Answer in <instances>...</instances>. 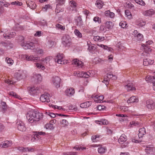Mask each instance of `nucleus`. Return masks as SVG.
<instances>
[{
  "label": "nucleus",
  "instance_id": "nucleus-9",
  "mask_svg": "<svg viewBox=\"0 0 155 155\" xmlns=\"http://www.w3.org/2000/svg\"><path fill=\"white\" fill-rule=\"evenodd\" d=\"M0 44L2 46L6 48L7 49H10L12 48L13 47L12 43L8 41H1L0 42Z\"/></svg>",
  "mask_w": 155,
  "mask_h": 155
},
{
  "label": "nucleus",
  "instance_id": "nucleus-11",
  "mask_svg": "<svg viewBox=\"0 0 155 155\" xmlns=\"http://www.w3.org/2000/svg\"><path fill=\"white\" fill-rule=\"evenodd\" d=\"M49 95V94H48L42 95L40 97V100L42 102H46L47 103L49 102H50Z\"/></svg>",
  "mask_w": 155,
  "mask_h": 155
},
{
  "label": "nucleus",
  "instance_id": "nucleus-46",
  "mask_svg": "<svg viewBox=\"0 0 155 155\" xmlns=\"http://www.w3.org/2000/svg\"><path fill=\"white\" fill-rule=\"evenodd\" d=\"M12 5H16L17 6H21L22 5V3L19 1H15L11 3Z\"/></svg>",
  "mask_w": 155,
  "mask_h": 155
},
{
  "label": "nucleus",
  "instance_id": "nucleus-34",
  "mask_svg": "<svg viewBox=\"0 0 155 155\" xmlns=\"http://www.w3.org/2000/svg\"><path fill=\"white\" fill-rule=\"evenodd\" d=\"M27 5L30 7L32 9H35L36 7V5L35 3L31 1L29 2L27 4Z\"/></svg>",
  "mask_w": 155,
  "mask_h": 155
},
{
  "label": "nucleus",
  "instance_id": "nucleus-18",
  "mask_svg": "<svg viewBox=\"0 0 155 155\" xmlns=\"http://www.w3.org/2000/svg\"><path fill=\"white\" fill-rule=\"evenodd\" d=\"M145 151L147 153H150V152H155V148L150 146H147L145 149Z\"/></svg>",
  "mask_w": 155,
  "mask_h": 155
},
{
  "label": "nucleus",
  "instance_id": "nucleus-15",
  "mask_svg": "<svg viewBox=\"0 0 155 155\" xmlns=\"http://www.w3.org/2000/svg\"><path fill=\"white\" fill-rule=\"evenodd\" d=\"M12 145L11 141L6 140L4 142H2L0 146H2V147L4 148H7L8 147H10ZM1 147V146H0Z\"/></svg>",
  "mask_w": 155,
  "mask_h": 155
},
{
  "label": "nucleus",
  "instance_id": "nucleus-59",
  "mask_svg": "<svg viewBox=\"0 0 155 155\" xmlns=\"http://www.w3.org/2000/svg\"><path fill=\"white\" fill-rule=\"evenodd\" d=\"M71 5L73 7H75L76 6V3L74 1H70Z\"/></svg>",
  "mask_w": 155,
  "mask_h": 155
},
{
  "label": "nucleus",
  "instance_id": "nucleus-38",
  "mask_svg": "<svg viewBox=\"0 0 155 155\" xmlns=\"http://www.w3.org/2000/svg\"><path fill=\"white\" fill-rule=\"evenodd\" d=\"M106 25L107 28L109 29H111L113 26V23L110 21L106 22Z\"/></svg>",
  "mask_w": 155,
  "mask_h": 155
},
{
  "label": "nucleus",
  "instance_id": "nucleus-13",
  "mask_svg": "<svg viewBox=\"0 0 155 155\" xmlns=\"http://www.w3.org/2000/svg\"><path fill=\"white\" fill-rule=\"evenodd\" d=\"M15 35L16 33L15 32H7L4 34L3 36L6 39H9L14 38Z\"/></svg>",
  "mask_w": 155,
  "mask_h": 155
},
{
  "label": "nucleus",
  "instance_id": "nucleus-2",
  "mask_svg": "<svg viewBox=\"0 0 155 155\" xmlns=\"http://www.w3.org/2000/svg\"><path fill=\"white\" fill-rule=\"evenodd\" d=\"M62 43L65 46H70L71 44V38L68 35H64L62 38Z\"/></svg>",
  "mask_w": 155,
  "mask_h": 155
},
{
  "label": "nucleus",
  "instance_id": "nucleus-29",
  "mask_svg": "<svg viewBox=\"0 0 155 155\" xmlns=\"http://www.w3.org/2000/svg\"><path fill=\"white\" fill-rule=\"evenodd\" d=\"M104 99V97L103 95L95 97L94 101L97 103H101Z\"/></svg>",
  "mask_w": 155,
  "mask_h": 155
},
{
  "label": "nucleus",
  "instance_id": "nucleus-41",
  "mask_svg": "<svg viewBox=\"0 0 155 155\" xmlns=\"http://www.w3.org/2000/svg\"><path fill=\"white\" fill-rule=\"evenodd\" d=\"M16 81H14L13 80V78L11 80H10L9 79L5 80V82L7 83L8 84H14L15 83Z\"/></svg>",
  "mask_w": 155,
  "mask_h": 155
},
{
  "label": "nucleus",
  "instance_id": "nucleus-64",
  "mask_svg": "<svg viewBox=\"0 0 155 155\" xmlns=\"http://www.w3.org/2000/svg\"><path fill=\"white\" fill-rule=\"evenodd\" d=\"M106 78L109 79H112L113 77V74L110 73H109L107 74V76H105Z\"/></svg>",
  "mask_w": 155,
  "mask_h": 155
},
{
  "label": "nucleus",
  "instance_id": "nucleus-53",
  "mask_svg": "<svg viewBox=\"0 0 155 155\" xmlns=\"http://www.w3.org/2000/svg\"><path fill=\"white\" fill-rule=\"evenodd\" d=\"M136 3L142 6H144L145 3L142 0H136Z\"/></svg>",
  "mask_w": 155,
  "mask_h": 155
},
{
  "label": "nucleus",
  "instance_id": "nucleus-10",
  "mask_svg": "<svg viewBox=\"0 0 155 155\" xmlns=\"http://www.w3.org/2000/svg\"><path fill=\"white\" fill-rule=\"evenodd\" d=\"M146 106L149 109H153L155 107V102L152 100H148L146 101Z\"/></svg>",
  "mask_w": 155,
  "mask_h": 155
},
{
  "label": "nucleus",
  "instance_id": "nucleus-27",
  "mask_svg": "<svg viewBox=\"0 0 155 155\" xmlns=\"http://www.w3.org/2000/svg\"><path fill=\"white\" fill-rule=\"evenodd\" d=\"M91 105L90 101L86 102L80 104V107L82 108H87L89 107Z\"/></svg>",
  "mask_w": 155,
  "mask_h": 155
},
{
  "label": "nucleus",
  "instance_id": "nucleus-43",
  "mask_svg": "<svg viewBox=\"0 0 155 155\" xmlns=\"http://www.w3.org/2000/svg\"><path fill=\"white\" fill-rule=\"evenodd\" d=\"M45 127L47 129L53 130L54 129L53 124L51 123L45 125Z\"/></svg>",
  "mask_w": 155,
  "mask_h": 155
},
{
  "label": "nucleus",
  "instance_id": "nucleus-12",
  "mask_svg": "<svg viewBox=\"0 0 155 155\" xmlns=\"http://www.w3.org/2000/svg\"><path fill=\"white\" fill-rule=\"evenodd\" d=\"M65 93L67 96L71 97L75 93L74 90V88L70 87L66 90L65 91Z\"/></svg>",
  "mask_w": 155,
  "mask_h": 155
},
{
  "label": "nucleus",
  "instance_id": "nucleus-24",
  "mask_svg": "<svg viewBox=\"0 0 155 155\" xmlns=\"http://www.w3.org/2000/svg\"><path fill=\"white\" fill-rule=\"evenodd\" d=\"M89 44H88V48L89 51L92 53H95L96 51V47L94 45H89Z\"/></svg>",
  "mask_w": 155,
  "mask_h": 155
},
{
  "label": "nucleus",
  "instance_id": "nucleus-4",
  "mask_svg": "<svg viewBox=\"0 0 155 155\" xmlns=\"http://www.w3.org/2000/svg\"><path fill=\"white\" fill-rule=\"evenodd\" d=\"M57 60L58 63L61 64H65L68 63V61L64 59V55L63 54H58L55 60Z\"/></svg>",
  "mask_w": 155,
  "mask_h": 155
},
{
  "label": "nucleus",
  "instance_id": "nucleus-30",
  "mask_svg": "<svg viewBox=\"0 0 155 155\" xmlns=\"http://www.w3.org/2000/svg\"><path fill=\"white\" fill-rule=\"evenodd\" d=\"M15 78H16L17 80H20L22 78L21 73L20 71L15 73L14 74Z\"/></svg>",
  "mask_w": 155,
  "mask_h": 155
},
{
  "label": "nucleus",
  "instance_id": "nucleus-60",
  "mask_svg": "<svg viewBox=\"0 0 155 155\" xmlns=\"http://www.w3.org/2000/svg\"><path fill=\"white\" fill-rule=\"evenodd\" d=\"M125 15L127 17L131 16V13L129 10H126L125 12Z\"/></svg>",
  "mask_w": 155,
  "mask_h": 155
},
{
  "label": "nucleus",
  "instance_id": "nucleus-5",
  "mask_svg": "<svg viewBox=\"0 0 155 155\" xmlns=\"http://www.w3.org/2000/svg\"><path fill=\"white\" fill-rule=\"evenodd\" d=\"M61 79L57 76L53 77L52 79V82L54 85L57 88L60 87Z\"/></svg>",
  "mask_w": 155,
  "mask_h": 155
},
{
  "label": "nucleus",
  "instance_id": "nucleus-52",
  "mask_svg": "<svg viewBox=\"0 0 155 155\" xmlns=\"http://www.w3.org/2000/svg\"><path fill=\"white\" fill-rule=\"evenodd\" d=\"M83 77L88 78L89 77H90V75L91 74L90 72H86L84 71L83 72Z\"/></svg>",
  "mask_w": 155,
  "mask_h": 155
},
{
  "label": "nucleus",
  "instance_id": "nucleus-58",
  "mask_svg": "<svg viewBox=\"0 0 155 155\" xmlns=\"http://www.w3.org/2000/svg\"><path fill=\"white\" fill-rule=\"evenodd\" d=\"M107 14H110V17L111 18H113L114 17L115 15L112 12H111L109 10H108V12H107Z\"/></svg>",
  "mask_w": 155,
  "mask_h": 155
},
{
  "label": "nucleus",
  "instance_id": "nucleus-45",
  "mask_svg": "<svg viewBox=\"0 0 155 155\" xmlns=\"http://www.w3.org/2000/svg\"><path fill=\"white\" fill-rule=\"evenodd\" d=\"M61 125L62 127H65L68 125V123L67 121L65 120H63L61 122Z\"/></svg>",
  "mask_w": 155,
  "mask_h": 155
},
{
  "label": "nucleus",
  "instance_id": "nucleus-48",
  "mask_svg": "<svg viewBox=\"0 0 155 155\" xmlns=\"http://www.w3.org/2000/svg\"><path fill=\"white\" fill-rule=\"evenodd\" d=\"M35 64H36V67L37 68H41L42 70H44L45 69V67L44 65L39 63H36Z\"/></svg>",
  "mask_w": 155,
  "mask_h": 155
},
{
  "label": "nucleus",
  "instance_id": "nucleus-17",
  "mask_svg": "<svg viewBox=\"0 0 155 155\" xmlns=\"http://www.w3.org/2000/svg\"><path fill=\"white\" fill-rule=\"evenodd\" d=\"M154 62V60H150L147 58L144 59L143 61V64L145 66L152 64Z\"/></svg>",
  "mask_w": 155,
  "mask_h": 155
},
{
  "label": "nucleus",
  "instance_id": "nucleus-57",
  "mask_svg": "<svg viewBox=\"0 0 155 155\" xmlns=\"http://www.w3.org/2000/svg\"><path fill=\"white\" fill-rule=\"evenodd\" d=\"M74 148L76 149V150H82L86 149V147H79L77 146L75 147Z\"/></svg>",
  "mask_w": 155,
  "mask_h": 155
},
{
  "label": "nucleus",
  "instance_id": "nucleus-47",
  "mask_svg": "<svg viewBox=\"0 0 155 155\" xmlns=\"http://www.w3.org/2000/svg\"><path fill=\"white\" fill-rule=\"evenodd\" d=\"M6 61L8 64H12L14 63V61L11 58L6 57Z\"/></svg>",
  "mask_w": 155,
  "mask_h": 155
},
{
  "label": "nucleus",
  "instance_id": "nucleus-22",
  "mask_svg": "<svg viewBox=\"0 0 155 155\" xmlns=\"http://www.w3.org/2000/svg\"><path fill=\"white\" fill-rule=\"evenodd\" d=\"M146 131L144 128L143 127L140 129L139 130V133L138 134L139 138L142 137L143 135L145 134Z\"/></svg>",
  "mask_w": 155,
  "mask_h": 155
},
{
  "label": "nucleus",
  "instance_id": "nucleus-21",
  "mask_svg": "<svg viewBox=\"0 0 155 155\" xmlns=\"http://www.w3.org/2000/svg\"><path fill=\"white\" fill-rule=\"evenodd\" d=\"M33 55H28L27 54H23L21 55V58L24 59H25L27 61H32L33 60Z\"/></svg>",
  "mask_w": 155,
  "mask_h": 155
},
{
  "label": "nucleus",
  "instance_id": "nucleus-51",
  "mask_svg": "<svg viewBox=\"0 0 155 155\" xmlns=\"http://www.w3.org/2000/svg\"><path fill=\"white\" fill-rule=\"evenodd\" d=\"M59 4H57L56 5V8L55 10V12L57 13H58L60 12H63L64 9L63 8H61V10H59Z\"/></svg>",
  "mask_w": 155,
  "mask_h": 155
},
{
  "label": "nucleus",
  "instance_id": "nucleus-56",
  "mask_svg": "<svg viewBox=\"0 0 155 155\" xmlns=\"http://www.w3.org/2000/svg\"><path fill=\"white\" fill-rule=\"evenodd\" d=\"M54 42L51 40H49L48 41V44L50 47H52L54 44Z\"/></svg>",
  "mask_w": 155,
  "mask_h": 155
},
{
  "label": "nucleus",
  "instance_id": "nucleus-19",
  "mask_svg": "<svg viewBox=\"0 0 155 155\" xmlns=\"http://www.w3.org/2000/svg\"><path fill=\"white\" fill-rule=\"evenodd\" d=\"M127 140V137L124 134H122L118 139V141L120 143L122 144L124 142L126 141Z\"/></svg>",
  "mask_w": 155,
  "mask_h": 155
},
{
  "label": "nucleus",
  "instance_id": "nucleus-31",
  "mask_svg": "<svg viewBox=\"0 0 155 155\" xmlns=\"http://www.w3.org/2000/svg\"><path fill=\"white\" fill-rule=\"evenodd\" d=\"M125 87L128 91H130L131 90H133L134 88V87H133V84L132 83H128Z\"/></svg>",
  "mask_w": 155,
  "mask_h": 155
},
{
  "label": "nucleus",
  "instance_id": "nucleus-40",
  "mask_svg": "<svg viewBox=\"0 0 155 155\" xmlns=\"http://www.w3.org/2000/svg\"><path fill=\"white\" fill-rule=\"evenodd\" d=\"M135 101L136 97L135 96H132L127 101V103H134Z\"/></svg>",
  "mask_w": 155,
  "mask_h": 155
},
{
  "label": "nucleus",
  "instance_id": "nucleus-35",
  "mask_svg": "<svg viewBox=\"0 0 155 155\" xmlns=\"http://www.w3.org/2000/svg\"><path fill=\"white\" fill-rule=\"evenodd\" d=\"M143 35L140 33L138 34L136 36V40L138 41H143Z\"/></svg>",
  "mask_w": 155,
  "mask_h": 155
},
{
  "label": "nucleus",
  "instance_id": "nucleus-23",
  "mask_svg": "<svg viewBox=\"0 0 155 155\" xmlns=\"http://www.w3.org/2000/svg\"><path fill=\"white\" fill-rule=\"evenodd\" d=\"M73 64L76 65L78 66L79 67H82L83 66V63L82 61H79L77 59H74L72 63Z\"/></svg>",
  "mask_w": 155,
  "mask_h": 155
},
{
  "label": "nucleus",
  "instance_id": "nucleus-62",
  "mask_svg": "<svg viewBox=\"0 0 155 155\" xmlns=\"http://www.w3.org/2000/svg\"><path fill=\"white\" fill-rule=\"evenodd\" d=\"M107 78L105 76L104 78V80L102 82L104 83L106 85L108 84V80L107 79Z\"/></svg>",
  "mask_w": 155,
  "mask_h": 155
},
{
  "label": "nucleus",
  "instance_id": "nucleus-28",
  "mask_svg": "<svg viewBox=\"0 0 155 155\" xmlns=\"http://www.w3.org/2000/svg\"><path fill=\"white\" fill-rule=\"evenodd\" d=\"M94 40L96 41L101 42L103 41L105 39L104 37H100L99 36H96L94 37Z\"/></svg>",
  "mask_w": 155,
  "mask_h": 155
},
{
  "label": "nucleus",
  "instance_id": "nucleus-63",
  "mask_svg": "<svg viewBox=\"0 0 155 155\" xmlns=\"http://www.w3.org/2000/svg\"><path fill=\"white\" fill-rule=\"evenodd\" d=\"M40 58L38 57H35L33 56V60H32V61H34L35 62L38 61L40 60Z\"/></svg>",
  "mask_w": 155,
  "mask_h": 155
},
{
  "label": "nucleus",
  "instance_id": "nucleus-39",
  "mask_svg": "<svg viewBox=\"0 0 155 155\" xmlns=\"http://www.w3.org/2000/svg\"><path fill=\"white\" fill-rule=\"evenodd\" d=\"M8 94L9 95L13 96L16 98L20 99V96L17 95L15 92L13 91L10 92Z\"/></svg>",
  "mask_w": 155,
  "mask_h": 155
},
{
  "label": "nucleus",
  "instance_id": "nucleus-8",
  "mask_svg": "<svg viewBox=\"0 0 155 155\" xmlns=\"http://www.w3.org/2000/svg\"><path fill=\"white\" fill-rule=\"evenodd\" d=\"M145 80L146 81L153 83V89L155 91V76H147L145 78Z\"/></svg>",
  "mask_w": 155,
  "mask_h": 155
},
{
  "label": "nucleus",
  "instance_id": "nucleus-61",
  "mask_svg": "<svg viewBox=\"0 0 155 155\" xmlns=\"http://www.w3.org/2000/svg\"><path fill=\"white\" fill-rule=\"evenodd\" d=\"M78 20L80 22V23L78 22L77 25H79V26H80L82 24V18L81 17V16L78 17Z\"/></svg>",
  "mask_w": 155,
  "mask_h": 155
},
{
  "label": "nucleus",
  "instance_id": "nucleus-6",
  "mask_svg": "<svg viewBox=\"0 0 155 155\" xmlns=\"http://www.w3.org/2000/svg\"><path fill=\"white\" fill-rule=\"evenodd\" d=\"M18 129L20 131H24L26 130V127H25L24 123L20 120L18 121L16 123Z\"/></svg>",
  "mask_w": 155,
  "mask_h": 155
},
{
  "label": "nucleus",
  "instance_id": "nucleus-26",
  "mask_svg": "<svg viewBox=\"0 0 155 155\" xmlns=\"http://www.w3.org/2000/svg\"><path fill=\"white\" fill-rule=\"evenodd\" d=\"M33 77L36 79V81L38 82H40L42 81V77L40 74H35L33 76Z\"/></svg>",
  "mask_w": 155,
  "mask_h": 155
},
{
  "label": "nucleus",
  "instance_id": "nucleus-50",
  "mask_svg": "<svg viewBox=\"0 0 155 155\" xmlns=\"http://www.w3.org/2000/svg\"><path fill=\"white\" fill-rule=\"evenodd\" d=\"M35 51L38 54H42L44 53V51L43 49H40L39 48H37L35 49Z\"/></svg>",
  "mask_w": 155,
  "mask_h": 155
},
{
  "label": "nucleus",
  "instance_id": "nucleus-42",
  "mask_svg": "<svg viewBox=\"0 0 155 155\" xmlns=\"http://www.w3.org/2000/svg\"><path fill=\"white\" fill-rule=\"evenodd\" d=\"M127 25V22L125 21H121L119 23V25L123 28H126Z\"/></svg>",
  "mask_w": 155,
  "mask_h": 155
},
{
  "label": "nucleus",
  "instance_id": "nucleus-33",
  "mask_svg": "<svg viewBox=\"0 0 155 155\" xmlns=\"http://www.w3.org/2000/svg\"><path fill=\"white\" fill-rule=\"evenodd\" d=\"M106 150L107 149L105 147H101L98 148V151L99 153L103 154L105 152Z\"/></svg>",
  "mask_w": 155,
  "mask_h": 155
},
{
  "label": "nucleus",
  "instance_id": "nucleus-25",
  "mask_svg": "<svg viewBox=\"0 0 155 155\" xmlns=\"http://www.w3.org/2000/svg\"><path fill=\"white\" fill-rule=\"evenodd\" d=\"M0 106L2 110L4 112L7 110L8 108V106L5 102L1 101Z\"/></svg>",
  "mask_w": 155,
  "mask_h": 155
},
{
  "label": "nucleus",
  "instance_id": "nucleus-49",
  "mask_svg": "<svg viewBox=\"0 0 155 155\" xmlns=\"http://www.w3.org/2000/svg\"><path fill=\"white\" fill-rule=\"evenodd\" d=\"M93 20L94 21L97 22L99 24L101 22V18L97 16L94 17L93 19Z\"/></svg>",
  "mask_w": 155,
  "mask_h": 155
},
{
  "label": "nucleus",
  "instance_id": "nucleus-16",
  "mask_svg": "<svg viewBox=\"0 0 155 155\" xmlns=\"http://www.w3.org/2000/svg\"><path fill=\"white\" fill-rule=\"evenodd\" d=\"M39 89L38 87H32L30 88L29 92L31 94H35L39 92Z\"/></svg>",
  "mask_w": 155,
  "mask_h": 155
},
{
  "label": "nucleus",
  "instance_id": "nucleus-14",
  "mask_svg": "<svg viewBox=\"0 0 155 155\" xmlns=\"http://www.w3.org/2000/svg\"><path fill=\"white\" fill-rule=\"evenodd\" d=\"M19 150L20 151L25 152H33L35 150V149L31 147H27L24 148L23 147H20Z\"/></svg>",
  "mask_w": 155,
  "mask_h": 155
},
{
  "label": "nucleus",
  "instance_id": "nucleus-7",
  "mask_svg": "<svg viewBox=\"0 0 155 155\" xmlns=\"http://www.w3.org/2000/svg\"><path fill=\"white\" fill-rule=\"evenodd\" d=\"M22 46L25 49H34L35 46L33 42H30L29 43H22L21 44Z\"/></svg>",
  "mask_w": 155,
  "mask_h": 155
},
{
  "label": "nucleus",
  "instance_id": "nucleus-55",
  "mask_svg": "<svg viewBox=\"0 0 155 155\" xmlns=\"http://www.w3.org/2000/svg\"><path fill=\"white\" fill-rule=\"evenodd\" d=\"M65 0H57V2L59 5H62L64 3Z\"/></svg>",
  "mask_w": 155,
  "mask_h": 155
},
{
  "label": "nucleus",
  "instance_id": "nucleus-36",
  "mask_svg": "<svg viewBox=\"0 0 155 155\" xmlns=\"http://www.w3.org/2000/svg\"><path fill=\"white\" fill-rule=\"evenodd\" d=\"M136 24L140 26H142L145 25V23L142 19H139L137 20Z\"/></svg>",
  "mask_w": 155,
  "mask_h": 155
},
{
  "label": "nucleus",
  "instance_id": "nucleus-32",
  "mask_svg": "<svg viewBox=\"0 0 155 155\" xmlns=\"http://www.w3.org/2000/svg\"><path fill=\"white\" fill-rule=\"evenodd\" d=\"M142 46L143 47L144 51L146 53H149V52L151 51V49L150 46L146 45L144 44L142 45Z\"/></svg>",
  "mask_w": 155,
  "mask_h": 155
},
{
  "label": "nucleus",
  "instance_id": "nucleus-3",
  "mask_svg": "<svg viewBox=\"0 0 155 155\" xmlns=\"http://www.w3.org/2000/svg\"><path fill=\"white\" fill-rule=\"evenodd\" d=\"M32 132L34 134L31 136L32 138L31 140L32 141H34L35 140H37L39 139V136L44 135L46 134L45 132L42 131H34Z\"/></svg>",
  "mask_w": 155,
  "mask_h": 155
},
{
  "label": "nucleus",
  "instance_id": "nucleus-54",
  "mask_svg": "<svg viewBox=\"0 0 155 155\" xmlns=\"http://www.w3.org/2000/svg\"><path fill=\"white\" fill-rule=\"evenodd\" d=\"M56 27L58 29H60L61 30H64L65 29V26H62L60 24H57L56 25Z\"/></svg>",
  "mask_w": 155,
  "mask_h": 155
},
{
  "label": "nucleus",
  "instance_id": "nucleus-44",
  "mask_svg": "<svg viewBox=\"0 0 155 155\" xmlns=\"http://www.w3.org/2000/svg\"><path fill=\"white\" fill-rule=\"evenodd\" d=\"M75 35L78 38L82 37V34L78 29H75L74 31Z\"/></svg>",
  "mask_w": 155,
  "mask_h": 155
},
{
  "label": "nucleus",
  "instance_id": "nucleus-37",
  "mask_svg": "<svg viewBox=\"0 0 155 155\" xmlns=\"http://www.w3.org/2000/svg\"><path fill=\"white\" fill-rule=\"evenodd\" d=\"M97 6L99 8H101L103 5V3L100 0H97L96 3Z\"/></svg>",
  "mask_w": 155,
  "mask_h": 155
},
{
  "label": "nucleus",
  "instance_id": "nucleus-1",
  "mask_svg": "<svg viewBox=\"0 0 155 155\" xmlns=\"http://www.w3.org/2000/svg\"><path fill=\"white\" fill-rule=\"evenodd\" d=\"M42 113L36 111L28 113L26 117L29 122L32 123L35 121H39L42 118Z\"/></svg>",
  "mask_w": 155,
  "mask_h": 155
},
{
  "label": "nucleus",
  "instance_id": "nucleus-20",
  "mask_svg": "<svg viewBox=\"0 0 155 155\" xmlns=\"http://www.w3.org/2000/svg\"><path fill=\"white\" fill-rule=\"evenodd\" d=\"M154 12L153 9H150L146 11L144 13V15L145 16H151L154 15Z\"/></svg>",
  "mask_w": 155,
  "mask_h": 155
}]
</instances>
